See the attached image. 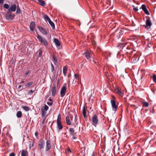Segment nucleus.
<instances>
[{
	"instance_id": "f257e3e1",
	"label": "nucleus",
	"mask_w": 156,
	"mask_h": 156,
	"mask_svg": "<svg viewBox=\"0 0 156 156\" xmlns=\"http://www.w3.org/2000/svg\"><path fill=\"white\" fill-rule=\"evenodd\" d=\"M37 37L39 41L45 46L48 45V42L47 40L40 35H38Z\"/></svg>"
},
{
	"instance_id": "f03ea898",
	"label": "nucleus",
	"mask_w": 156,
	"mask_h": 156,
	"mask_svg": "<svg viewBox=\"0 0 156 156\" xmlns=\"http://www.w3.org/2000/svg\"><path fill=\"white\" fill-rule=\"evenodd\" d=\"M49 108L46 105H44L41 108V115L42 117H44L46 114L47 111Z\"/></svg>"
},
{
	"instance_id": "7ed1b4c3",
	"label": "nucleus",
	"mask_w": 156,
	"mask_h": 156,
	"mask_svg": "<svg viewBox=\"0 0 156 156\" xmlns=\"http://www.w3.org/2000/svg\"><path fill=\"white\" fill-rule=\"evenodd\" d=\"M92 121V124L94 126H96L98 122V117L96 114H94L93 115Z\"/></svg>"
},
{
	"instance_id": "20e7f679",
	"label": "nucleus",
	"mask_w": 156,
	"mask_h": 156,
	"mask_svg": "<svg viewBox=\"0 0 156 156\" xmlns=\"http://www.w3.org/2000/svg\"><path fill=\"white\" fill-rule=\"evenodd\" d=\"M66 90V84L65 83L62 87L60 93L61 97H63L65 94Z\"/></svg>"
},
{
	"instance_id": "39448f33",
	"label": "nucleus",
	"mask_w": 156,
	"mask_h": 156,
	"mask_svg": "<svg viewBox=\"0 0 156 156\" xmlns=\"http://www.w3.org/2000/svg\"><path fill=\"white\" fill-rule=\"evenodd\" d=\"M16 5L15 4H12L9 8L8 9L7 12L8 13H11L12 12H14L16 11Z\"/></svg>"
},
{
	"instance_id": "423d86ee",
	"label": "nucleus",
	"mask_w": 156,
	"mask_h": 156,
	"mask_svg": "<svg viewBox=\"0 0 156 156\" xmlns=\"http://www.w3.org/2000/svg\"><path fill=\"white\" fill-rule=\"evenodd\" d=\"M112 106V108L113 111L115 112L117 110L118 106L116 105L115 102V100H112L111 101Z\"/></svg>"
},
{
	"instance_id": "0eeeda50",
	"label": "nucleus",
	"mask_w": 156,
	"mask_h": 156,
	"mask_svg": "<svg viewBox=\"0 0 156 156\" xmlns=\"http://www.w3.org/2000/svg\"><path fill=\"white\" fill-rule=\"evenodd\" d=\"M45 145V142L43 140L41 139L40 140L38 144V146L40 149L41 150L44 147Z\"/></svg>"
},
{
	"instance_id": "6e6552de",
	"label": "nucleus",
	"mask_w": 156,
	"mask_h": 156,
	"mask_svg": "<svg viewBox=\"0 0 156 156\" xmlns=\"http://www.w3.org/2000/svg\"><path fill=\"white\" fill-rule=\"evenodd\" d=\"M152 25L151 21L150 20V18L147 19L146 21V25H144L145 27L147 29L150 28Z\"/></svg>"
},
{
	"instance_id": "1a4fd4ad",
	"label": "nucleus",
	"mask_w": 156,
	"mask_h": 156,
	"mask_svg": "<svg viewBox=\"0 0 156 156\" xmlns=\"http://www.w3.org/2000/svg\"><path fill=\"white\" fill-rule=\"evenodd\" d=\"M37 27L39 30L40 32L43 34L44 35H46L48 34L47 32L46 29L43 28L42 27H41L39 26H38Z\"/></svg>"
},
{
	"instance_id": "9d476101",
	"label": "nucleus",
	"mask_w": 156,
	"mask_h": 156,
	"mask_svg": "<svg viewBox=\"0 0 156 156\" xmlns=\"http://www.w3.org/2000/svg\"><path fill=\"white\" fill-rule=\"evenodd\" d=\"M51 148V141L50 140H48L46 142V146L45 147V151H47L49 150Z\"/></svg>"
},
{
	"instance_id": "9b49d317",
	"label": "nucleus",
	"mask_w": 156,
	"mask_h": 156,
	"mask_svg": "<svg viewBox=\"0 0 156 156\" xmlns=\"http://www.w3.org/2000/svg\"><path fill=\"white\" fill-rule=\"evenodd\" d=\"M15 15L14 14H7L5 15V18L7 20H13L14 18Z\"/></svg>"
},
{
	"instance_id": "f8f14e48",
	"label": "nucleus",
	"mask_w": 156,
	"mask_h": 156,
	"mask_svg": "<svg viewBox=\"0 0 156 156\" xmlns=\"http://www.w3.org/2000/svg\"><path fill=\"white\" fill-rule=\"evenodd\" d=\"M141 8L146 14L150 15V13L147 9L145 5L144 4L142 5L141 6Z\"/></svg>"
},
{
	"instance_id": "ddd939ff",
	"label": "nucleus",
	"mask_w": 156,
	"mask_h": 156,
	"mask_svg": "<svg viewBox=\"0 0 156 156\" xmlns=\"http://www.w3.org/2000/svg\"><path fill=\"white\" fill-rule=\"evenodd\" d=\"M51 90L52 91V96L55 97L56 95L57 92V88L55 86H53Z\"/></svg>"
},
{
	"instance_id": "4468645a",
	"label": "nucleus",
	"mask_w": 156,
	"mask_h": 156,
	"mask_svg": "<svg viewBox=\"0 0 156 156\" xmlns=\"http://www.w3.org/2000/svg\"><path fill=\"white\" fill-rule=\"evenodd\" d=\"M35 27V23L34 22L32 21L31 22L30 26V30L32 31H33L34 30Z\"/></svg>"
},
{
	"instance_id": "2eb2a0df",
	"label": "nucleus",
	"mask_w": 156,
	"mask_h": 156,
	"mask_svg": "<svg viewBox=\"0 0 156 156\" xmlns=\"http://www.w3.org/2000/svg\"><path fill=\"white\" fill-rule=\"evenodd\" d=\"M57 128L59 130H60L63 128V126L61 122L58 121V122H57Z\"/></svg>"
},
{
	"instance_id": "dca6fc26",
	"label": "nucleus",
	"mask_w": 156,
	"mask_h": 156,
	"mask_svg": "<svg viewBox=\"0 0 156 156\" xmlns=\"http://www.w3.org/2000/svg\"><path fill=\"white\" fill-rule=\"evenodd\" d=\"M115 92L121 97L123 96V93L120 90L118 89H116L115 90Z\"/></svg>"
},
{
	"instance_id": "f3484780",
	"label": "nucleus",
	"mask_w": 156,
	"mask_h": 156,
	"mask_svg": "<svg viewBox=\"0 0 156 156\" xmlns=\"http://www.w3.org/2000/svg\"><path fill=\"white\" fill-rule=\"evenodd\" d=\"M21 156H28L27 151L25 150H22L21 152Z\"/></svg>"
},
{
	"instance_id": "a211bd4d",
	"label": "nucleus",
	"mask_w": 156,
	"mask_h": 156,
	"mask_svg": "<svg viewBox=\"0 0 156 156\" xmlns=\"http://www.w3.org/2000/svg\"><path fill=\"white\" fill-rule=\"evenodd\" d=\"M39 4L42 6H44L45 4L44 1L42 0H38Z\"/></svg>"
},
{
	"instance_id": "6ab92c4d",
	"label": "nucleus",
	"mask_w": 156,
	"mask_h": 156,
	"mask_svg": "<svg viewBox=\"0 0 156 156\" xmlns=\"http://www.w3.org/2000/svg\"><path fill=\"white\" fill-rule=\"evenodd\" d=\"M54 42L55 43V44L57 46H60V43L57 39L55 38L54 39Z\"/></svg>"
},
{
	"instance_id": "aec40b11",
	"label": "nucleus",
	"mask_w": 156,
	"mask_h": 156,
	"mask_svg": "<svg viewBox=\"0 0 156 156\" xmlns=\"http://www.w3.org/2000/svg\"><path fill=\"white\" fill-rule=\"evenodd\" d=\"M85 56L88 59H89L90 58V54L88 51H86L84 53Z\"/></svg>"
},
{
	"instance_id": "412c9836",
	"label": "nucleus",
	"mask_w": 156,
	"mask_h": 156,
	"mask_svg": "<svg viewBox=\"0 0 156 156\" xmlns=\"http://www.w3.org/2000/svg\"><path fill=\"white\" fill-rule=\"evenodd\" d=\"M66 123L68 125H70L71 123L69 119V117L66 116Z\"/></svg>"
},
{
	"instance_id": "4be33fe9",
	"label": "nucleus",
	"mask_w": 156,
	"mask_h": 156,
	"mask_svg": "<svg viewBox=\"0 0 156 156\" xmlns=\"http://www.w3.org/2000/svg\"><path fill=\"white\" fill-rule=\"evenodd\" d=\"M22 114L21 112L18 111L16 113V116L18 118H20L22 117Z\"/></svg>"
},
{
	"instance_id": "5701e85b",
	"label": "nucleus",
	"mask_w": 156,
	"mask_h": 156,
	"mask_svg": "<svg viewBox=\"0 0 156 156\" xmlns=\"http://www.w3.org/2000/svg\"><path fill=\"white\" fill-rule=\"evenodd\" d=\"M33 82L30 81L26 84L25 86L27 88H29L33 84Z\"/></svg>"
},
{
	"instance_id": "b1692460",
	"label": "nucleus",
	"mask_w": 156,
	"mask_h": 156,
	"mask_svg": "<svg viewBox=\"0 0 156 156\" xmlns=\"http://www.w3.org/2000/svg\"><path fill=\"white\" fill-rule=\"evenodd\" d=\"M53 29H55V26L54 23L50 20L48 22Z\"/></svg>"
},
{
	"instance_id": "393cba45",
	"label": "nucleus",
	"mask_w": 156,
	"mask_h": 156,
	"mask_svg": "<svg viewBox=\"0 0 156 156\" xmlns=\"http://www.w3.org/2000/svg\"><path fill=\"white\" fill-rule=\"evenodd\" d=\"M123 33V31L122 30H120L119 33L117 35V38L119 39L120 37V36L122 35Z\"/></svg>"
},
{
	"instance_id": "a878e982",
	"label": "nucleus",
	"mask_w": 156,
	"mask_h": 156,
	"mask_svg": "<svg viewBox=\"0 0 156 156\" xmlns=\"http://www.w3.org/2000/svg\"><path fill=\"white\" fill-rule=\"evenodd\" d=\"M69 133L70 135H71L73 134H74L75 132V130L73 128H70L69 129Z\"/></svg>"
},
{
	"instance_id": "bb28decb",
	"label": "nucleus",
	"mask_w": 156,
	"mask_h": 156,
	"mask_svg": "<svg viewBox=\"0 0 156 156\" xmlns=\"http://www.w3.org/2000/svg\"><path fill=\"white\" fill-rule=\"evenodd\" d=\"M44 18L45 20L48 22L51 20L49 17L46 15H44Z\"/></svg>"
},
{
	"instance_id": "cd10ccee",
	"label": "nucleus",
	"mask_w": 156,
	"mask_h": 156,
	"mask_svg": "<svg viewBox=\"0 0 156 156\" xmlns=\"http://www.w3.org/2000/svg\"><path fill=\"white\" fill-rule=\"evenodd\" d=\"M53 61L54 62V63L56 64L58 62V60L56 57L55 55H53Z\"/></svg>"
},
{
	"instance_id": "c85d7f7f",
	"label": "nucleus",
	"mask_w": 156,
	"mask_h": 156,
	"mask_svg": "<svg viewBox=\"0 0 156 156\" xmlns=\"http://www.w3.org/2000/svg\"><path fill=\"white\" fill-rule=\"evenodd\" d=\"M67 71V70L66 67V66L64 67L63 68V73L65 76H66Z\"/></svg>"
},
{
	"instance_id": "c756f323",
	"label": "nucleus",
	"mask_w": 156,
	"mask_h": 156,
	"mask_svg": "<svg viewBox=\"0 0 156 156\" xmlns=\"http://www.w3.org/2000/svg\"><path fill=\"white\" fill-rule=\"evenodd\" d=\"M76 132H75L74 134H73L71 135V136H72V139H76L77 137V135H76Z\"/></svg>"
},
{
	"instance_id": "7c9ffc66",
	"label": "nucleus",
	"mask_w": 156,
	"mask_h": 156,
	"mask_svg": "<svg viewBox=\"0 0 156 156\" xmlns=\"http://www.w3.org/2000/svg\"><path fill=\"white\" fill-rule=\"evenodd\" d=\"M23 108L26 111H28L30 110V108L28 106H23Z\"/></svg>"
},
{
	"instance_id": "2f4dec72",
	"label": "nucleus",
	"mask_w": 156,
	"mask_h": 156,
	"mask_svg": "<svg viewBox=\"0 0 156 156\" xmlns=\"http://www.w3.org/2000/svg\"><path fill=\"white\" fill-rule=\"evenodd\" d=\"M83 116L85 117L86 115V111L85 109V106H84L83 108Z\"/></svg>"
},
{
	"instance_id": "473e14b6",
	"label": "nucleus",
	"mask_w": 156,
	"mask_h": 156,
	"mask_svg": "<svg viewBox=\"0 0 156 156\" xmlns=\"http://www.w3.org/2000/svg\"><path fill=\"white\" fill-rule=\"evenodd\" d=\"M153 81L156 83V75L155 74H154L152 77Z\"/></svg>"
},
{
	"instance_id": "72a5a7b5",
	"label": "nucleus",
	"mask_w": 156,
	"mask_h": 156,
	"mask_svg": "<svg viewBox=\"0 0 156 156\" xmlns=\"http://www.w3.org/2000/svg\"><path fill=\"white\" fill-rule=\"evenodd\" d=\"M143 105L144 106L147 107L149 106V103L147 102H144L143 103Z\"/></svg>"
},
{
	"instance_id": "f704fd0d",
	"label": "nucleus",
	"mask_w": 156,
	"mask_h": 156,
	"mask_svg": "<svg viewBox=\"0 0 156 156\" xmlns=\"http://www.w3.org/2000/svg\"><path fill=\"white\" fill-rule=\"evenodd\" d=\"M4 7L6 9H9V5L7 4H5L4 5Z\"/></svg>"
},
{
	"instance_id": "c9c22d12",
	"label": "nucleus",
	"mask_w": 156,
	"mask_h": 156,
	"mask_svg": "<svg viewBox=\"0 0 156 156\" xmlns=\"http://www.w3.org/2000/svg\"><path fill=\"white\" fill-rule=\"evenodd\" d=\"M61 116L59 114L58 116L57 119V122H58V121L59 122H61Z\"/></svg>"
},
{
	"instance_id": "e433bc0d",
	"label": "nucleus",
	"mask_w": 156,
	"mask_h": 156,
	"mask_svg": "<svg viewBox=\"0 0 156 156\" xmlns=\"http://www.w3.org/2000/svg\"><path fill=\"white\" fill-rule=\"evenodd\" d=\"M51 71L52 72H54V67L53 65V64L52 63H51Z\"/></svg>"
},
{
	"instance_id": "4c0bfd02",
	"label": "nucleus",
	"mask_w": 156,
	"mask_h": 156,
	"mask_svg": "<svg viewBox=\"0 0 156 156\" xmlns=\"http://www.w3.org/2000/svg\"><path fill=\"white\" fill-rule=\"evenodd\" d=\"M17 9H16V13H19L20 12V9L19 7L18 6L17 7Z\"/></svg>"
},
{
	"instance_id": "58836bf2",
	"label": "nucleus",
	"mask_w": 156,
	"mask_h": 156,
	"mask_svg": "<svg viewBox=\"0 0 156 156\" xmlns=\"http://www.w3.org/2000/svg\"><path fill=\"white\" fill-rule=\"evenodd\" d=\"M71 151L70 148L69 147L67 149V150L66 151V153H67L68 152H71Z\"/></svg>"
},
{
	"instance_id": "ea45409f",
	"label": "nucleus",
	"mask_w": 156,
	"mask_h": 156,
	"mask_svg": "<svg viewBox=\"0 0 156 156\" xmlns=\"http://www.w3.org/2000/svg\"><path fill=\"white\" fill-rule=\"evenodd\" d=\"M133 7L134 8H133V10L135 11H138V8L137 7H134V5H133Z\"/></svg>"
},
{
	"instance_id": "a19ab883",
	"label": "nucleus",
	"mask_w": 156,
	"mask_h": 156,
	"mask_svg": "<svg viewBox=\"0 0 156 156\" xmlns=\"http://www.w3.org/2000/svg\"><path fill=\"white\" fill-rule=\"evenodd\" d=\"M30 73V70H27V72L25 74V76L27 77V75Z\"/></svg>"
},
{
	"instance_id": "79ce46f5",
	"label": "nucleus",
	"mask_w": 156,
	"mask_h": 156,
	"mask_svg": "<svg viewBox=\"0 0 156 156\" xmlns=\"http://www.w3.org/2000/svg\"><path fill=\"white\" fill-rule=\"evenodd\" d=\"M34 92V90H30L28 93V94H30V93H33Z\"/></svg>"
},
{
	"instance_id": "37998d69",
	"label": "nucleus",
	"mask_w": 156,
	"mask_h": 156,
	"mask_svg": "<svg viewBox=\"0 0 156 156\" xmlns=\"http://www.w3.org/2000/svg\"><path fill=\"white\" fill-rule=\"evenodd\" d=\"M53 103L52 102H48L47 104L49 106H51L52 105Z\"/></svg>"
},
{
	"instance_id": "c03bdc74",
	"label": "nucleus",
	"mask_w": 156,
	"mask_h": 156,
	"mask_svg": "<svg viewBox=\"0 0 156 156\" xmlns=\"http://www.w3.org/2000/svg\"><path fill=\"white\" fill-rule=\"evenodd\" d=\"M15 154L13 152L11 153L9 155V156H15Z\"/></svg>"
},
{
	"instance_id": "a18cd8bd",
	"label": "nucleus",
	"mask_w": 156,
	"mask_h": 156,
	"mask_svg": "<svg viewBox=\"0 0 156 156\" xmlns=\"http://www.w3.org/2000/svg\"><path fill=\"white\" fill-rule=\"evenodd\" d=\"M42 54V51L41 50H40L39 53V56H41Z\"/></svg>"
},
{
	"instance_id": "49530a36",
	"label": "nucleus",
	"mask_w": 156,
	"mask_h": 156,
	"mask_svg": "<svg viewBox=\"0 0 156 156\" xmlns=\"http://www.w3.org/2000/svg\"><path fill=\"white\" fill-rule=\"evenodd\" d=\"M5 0H0V4L3 5V2Z\"/></svg>"
},
{
	"instance_id": "de8ad7c7",
	"label": "nucleus",
	"mask_w": 156,
	"mask_h": 156,
	"mask_svg": "<svg viewBox=\"0 0 156 156\" xmlns=\"http://www.w3.org/2000/svg\"><path fill=\"white\" fill-rule=\"evenodd\" d=\"M38 135V132H35V135L36 136V137H37Z\"/></svg>"
},
{
	"instance_id": "09e8293b",
	"label": "nucleus",
	"mask_w": 156,
	"mask_h": 156,
	"mask_svg": "<svg viewBox=\"0 0 156 156\" xmlns=\"http://www.w3.org/2000/svg\"><path fill=\"white\" fill-rule=\"evenodd\" d=\"M48 100L49 101H50V102H53V100L49 98Z\"/></svg>"
},
{
	"instance_id": "8fccbe9b",
	"label": "nucleus",
	"mask_w": 156,
	"mask_h": 156,
	"mask_svg": "<svg viewBox=\"0 0 156 156\" xmlns=\"http://www.w3.org/2000/svg\"><path fill=\"white\" fill-rule=\"evenodd\" d=\"M22 86L21 85H19V86H18V88L19 89H20L21 87Z\"/></svg>"
},
{
	"instance_id": "3c124183",
	"label": "nucleus",
	"mask_w": 156,
	"mask_h": 156,
	"mask_svg": "<svg viewBox=\"0 0 156 156\" xmlns=\"http://www.w3.org/2000/svg\"><path fill=\"white\" fill-rule=\"evenodd\" d=\"M74 76L75 78H77V76L76 74H74Z\"/></svg>"
},
{
	"instance_id": "603ef678",
	"label": "nucleus",
	"mask_w": 156,
	"mask_h": 156,
	"mask_svg": "<svg viewBox=\"0 0 156 156\" xmlns=\"http://www.w3.org/2000/svg\"><path fill=\"white\" fill-rule=\"evenodd\" d=\"M44 121H45V119H44L43 121H42V123L43 124H44Z\"/></svg>"
},
{
	"instance_id": "864d4df0",
	"label": "nucleus",
	"mask_w": 156,
	"mask_h": 156,
	"mask_svg": "<svg viewBox=\"0 0 156 156\" xmlns=\"http://www.w3.org/2000/svg\"><path fill=\"white\" fill-rule=\"evenodd\" d=\"M24 83V81H21V82H20V83Z\"/></svg>"
},
{
	"instance_id": "5fc2aeb1",
	"label": "nucleus",
	"mask_w": 156,
	"mask_h": 156,
	"mask_svg": "<svg viewBox=\"0 0 156 156\" xmlns=\"http://www.w3.org/2000/svg\"><path fill=\"white\" fill-rule=\"evenodd\" d=\"M91 156H95V155L93 154V153Z\"/></svg>"
},
{
	"instance_id": "6e6d98bb",
	"label": "nucleus",
	"mask_w": 156,
	"mask_h": 156,
	"mask_svg": "<svg viewBox=\"0 0 156 156\" xmlns=\"http://www.w3.org/2000/svg\"><path fill=\"white\" fill-rule=\"evenodd\" d=\"M34 146V142H33V144H32V147H33Z\"/></svg>"
},
{
	"instance_id": "4d7b16f0",
	"label": "nucleus",
	"mask_w": 156,
	"mask_h": 156,
	"mask_svg": "<svg viewBox=\"0 0 156 156\" xmlns=\"http://www.w3.org/2000/svg\"><path fill=\"white\" fill-rule=\"evenodd\" d=\"M64 133L65 134H66V133Z\"/></svg>"
},
{
	"instance_id": "13d9d810",
	"label": "nucleus",
	"mask_w": 156,
	"mask_h": 156,
	"mask_svg": "<svg viewBox=\"0 0 156 156\" xmlns=\"http://www.w3.org/2000/svg\"><path fill=\"white\" fill-rule=\"evenodd\" d=\"M23 89V88H22L20 89V90H22Z\"/></svg>"
},
{
	"instance_id": "bf43d9fd",
	"label": "nucleus",
	"mask_w": 156,
	"mask_h": 156,
	"mask_svg": "<svg viewBox=\"0 0 156 156\" xmlns=\"http://www.w3.org/2000/svg\"><path fill=\"white\" fill-rule=\"evenodd\" d=\"M74 127H76V125H75V126H74Z\"/></svg>"
},
{
	"instance_id": "052dcab7",
	"label": "nucleus",
	"mask_w": 156,
	"mask_h": 156,
	"mask_svg": "<svg viewBox=\"0 0 156 156\" xmlns=\"http://www.w3.org/2000/svg\"><path fill=\"white\" fill-rule=\"evenodd\" d=\"M57 86H58V84H57ZM57 87H58V86H57Z\"/></svg>"
}]
</instances>
